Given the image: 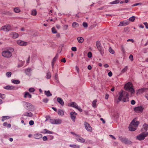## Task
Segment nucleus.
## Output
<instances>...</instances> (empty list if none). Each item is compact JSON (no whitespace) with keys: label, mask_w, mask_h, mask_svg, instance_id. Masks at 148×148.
I'll list each match as a JSON object with an SVG mask.
<instances>
[{"label":"nucleus","mask_w":148,"mask_h":148,"mask_svg":"<svg viewBox=\"0 0 148 148\" xmlns=\"http://www.w3.org/2000/svg\"><path fill=\"white\" fill-rule=\"evenodd\" d=\"M124 21H121V22H120V24L119 25V26H124Z\"/></svg>","instance_id":"4d7b16f0"},{"label":"nucleus","mask_w":148,"mask_h":148,"mask_svg":"<svg viewBox=\"0 0 148 148\" xmlns=\"http://www.w3.org/2000/svg\"><path fill=\"white\" fill-rule=\"evenodd\" d=\"M61 62L65 63L66 62V60L65 58H64L61 60Z\"/></svg>","instance_id":"69168bd1"},{"label":"nucleus","mask_w":148,"mask_h":148,"mask_svg":"<svg viewBox=\"0 0 148 148\" xmlns=\"http://www.w3.org/2000/svg\"><path fill=\"white\" fill-rule=\"evenodd\" d=\"M62 121L61 120L59 119H55V124H57L61 123Z\"/></svg>","instance_id":"5701e85b"},{"label":"nucleus","mask_w":148,"mask_h":148,"mask_svg":"<svg viewBox=\"0 0 148 148\" xmlns=\"http://www.w3.org/2000/svg\"><path fill=\"white\" fill-rule=\"evenodd\" d=\"M69 146L73 148H80V146L79 145L75 144H71L69 145Z\"/></svg>","instance_id":"c756f323"},{"label":"nucleus","mask_w":148,"mask_h":148,"mask_svg":"<svg viewBox=\"0 0 148 148\" xmlns=\"http://www.w3.org/2000/svg\"><path fill=\"white\" fill-rule=\"evenodd\" d=\"M0 30H3L4 31L8 32L12 30L11 27L10 25H7L2 27Z\"/></svg>","instance_id":"1a4fd4ad"},{"label":"nucleus","mask_w":148,"mask_h":148,"mask_svg":"<svg viewBox=\"0 0 148 148\" xmlns=\"http://www.w3.org/2000/svg\"><path fill=\"white\" fill-rule=\"evenodd\" d=\"M79 26V24L77 23L73 22L72 24V26L73 27H77Z\"/></svg>","instance_id":"473e14b6"},{"label":"nucleus","mask_w":148,"mask_h":148,"mask_svg":"<svg viewBox=\"0 0 148 148\" xmlns=\"http://www.w3.org/2000/svg\"><path fill=\"white\" fill-rule=\"evenodd\" d=\"M5 95L3 94H0V98L2 99H4L5 97Z\"/></svg>","instance_id":"a18cd8bd"},{"label":"nucleus","mask_w":148,"mask_h":148,"mask_svg":"<svg viewBox=\"0 0 148 148\" xmlns=\"http://www.w3.org/2000/svg\"><path fill=\"white\" fill-rule=\"evenodd\" d=\"M68 106L75 108L77 109L80 112L82 111V109L79 106H78L77 104L74 102H72L68 104Z\"/></svg>","instance_id":"0eeeda50"},{"label":"nucleus","mask_w":148,"mask_h":148,"mask_svg":"<svg viewBox=\"0 0 148 148\" xmlns=\"http://www.w3.org/2000/svg\"><path fill=\"white\" fill-rule=\"evenodd\" d=\"M127 69H128L127 66H126L121 71V73H124L126 71H127Z\"/></svg>","instance_id":"4c0bfd02"},{"label":"nucleus","mask_w":148,"mask_h":148,"mask_svg":"<svg viewBox=\"0 0 148 148\" xmlns=\"http://www.w3.org/2000/svg\"><path fill=\"white\" fill-rule=\"evenodd\" d=\"M135 103V101L134 100H132L131 101V104L132 105H134Z\"/></svg>","instance_id":"e2e57ef3"},{"label":"nucleus","mask_w":148,"mask_h":148,"mask_svg":"<svg viewBox=\"0 0 148 148\" xmlns=\"http://www.w3.org/2000/svg\"><path fill=\"white\" fill-rule=\"evenodd\" d=\"M17 42L18 45L20 46H26L27 44V42L21 40L17 41Z\"/></svg>","instance_id":"2eb2a0df"},{"label":"nucleus","mask_w":148,"mask_h":148,"mask_svg":"<svg viewBox=\"0 0 148 148\" xmlns=\"http://www.w3.org/2000/svg\"><path fill=\"white\" fill-rule=\"evenodd\" d=\"M4 88L8 90H12L14 89V87L12 86H7L4 87Z\"/></svg>","instance_id":"4be33fe9"},{"label":"nucleus","mask_w":148,"mask_h":148,"mask_svg":"<svg viewBox=\"0 0 148 148\" xmlns=\"http://www.w3.org/2000/svg\"><path fill=\"white\" fill-rule=\"evenodd\" d=\"M29 91L30 92H33L35 91V89L34 88H31L29 89Z\"/></svg>","instance_id":"49530a36"},{"label":"nucleus","mask_w":148,"mask_h":148,"mask_svg":"<svg viewBox=\"0 0 148 148\" xmlns=\"http://www.w3.org/2000/svg\"><path fill=\"white\" fill-rule=\"evenodd\" d=\"M6 14L7 15H12V13L10 12H6Z\"/></svg>","instance_id":"680f3d73"},{"label":"nucleus","mask_w":148,"mask_h":148,"mask_svg":"<svg viewBox=\"0 0 148 148\" xmlns=\"http://www.w3.org/2000/svg\"><path fill=\"white\" fill-rule=\"evenodd\" d=\"M143 128L146 131L148 130V124L144 123L143 126Z\"/></svg>","instance_id":"bb28decb"},{"label":"nucleus","mask_w":148,"mask_h":148,"mask_svg":"<svg viewBox=\"0 0 148 148\" xmlns=\"http://www.w3.org/2000/svg\"><path fill=\"white\" fill-rule=\"evenodd\" d=\"M29 124L30 125H33L34 123V121L32 120H31L29 121Z\"/></svg>","instance_id":"864d4df0"},{"label":"nucleus","mask_w":148,"mask_h":148,"mask_svg":"<svg viewBox=\"0 0 148 148\" xmlns=\"http://www.w3.org/2000/svg\"><path fill=\"white\" fill-rule=\"evenodd\" d=\"M23 103L24 106L27 110L32 111L34 110V107L31 103L28 102L24 101Z\"/></svg>","instance_id":"39448f33"},{"label":"nucleus","mask_w":148,"mask_h":148,"mask_svg":"<svg viewBox=\"0 0 148 148\" xmlns=\"http://www.w3.org/2000/svg\"><path fill=\"white\" fill-rule=\"evenodd\" d=\"M135 17L134 16H133L129 18V21H130L133 22L135 20Z\"/></svg>","instance_id":"e433bc0d"},{"label":"nucleus","mask_w":148,"mask_h":148,"mask_svg":"<svg viewBox=\"0 0 148 148\" xmlns=\"http://www.w3.org/2000/svg\"><path fill=\"white\" fill-rule=\"evenodd\" d=\"M119 140L122 143L125 144H129L130 143V142L127 138L123 137L122 136L119 137Z\"/></svg>","instance_id":"9b49d317"},{"label":"nucleus","mask_w":148,"mask_h":148,"mask_svg":"<svg viewBox=\"0 0 148 148\" xmlns=\"http://www.w3.org/2000/svg\"><path fill=\"white\" fill-rule=\"evenodd\" d=\"M55 119H50L49 122L52 124H55Z\"/></svg>","instance_id":"de8ad7c7"},{"label":"nucleus","mask_w":148,"mask_h":148,"mask_svg":"<svg viewBox=\"0 0 148 148\" xmlns=\"http://www.w3.org/2000/svg\"><path fill=\"white\" fill-rule=\"evenodd\" d=\"M119 0H116L110 2V3L111 4H116L119 3Z\"/></svg>","instance_id":"c9c22d12"},{"label":"nucleus","mask_w":148,"mask_h":148,"mask_svg":"<svg viewBox=\"0 0 148 148\" xmlns=\"http://www.w3.org/2000/svg\"><path fill=\"white\" fill-rule=\"evenodd\" d=\"M12 82L14 84H18L20 83V82L19 80H13L12 81Z\"/></svg>","instance_id":"a19ab883"},{"label":"nucleus","mask_w":148,"mask_h":148,"mask_svg":"<svg viewBox=\"0 0 148 148\" xmlns=\"http://www.w3.org/2000/svg\"><path fill=\"white\" fill-rule=\"evenodd\" d=\"M109 52L112 54H113L114 53V51L111 47H109Z\"/></svg>","instance_id":"58836bf2"},{"label":"nucleus","mask_w":148,"mask_h":148,"mask_svg":"<svg viewBox=\"0 0 148 148\" xmlns=\"http://www.w3.org/2000/svg\"><path fill=\"white\" fill-rule=\"evenodd\" d=\"M33 114L31 112L27 111L25 112L23 114V115L29 117H31L33 116Z\"/></svg>","instance_id":"dca6fc26"},{"label":"nucleus","mask_w":148,"mask_h":148,"mask_svg":"<svg viewBox=\"0 0 148 148\" xmlns=\"http://www.w3.org/2000/svg\"><path fill=\"white\" fill-rule=\"evenodd\" d=\"M96 45L98 50L101 53V54L103 55V51L100 42L99 41H97L96 42Z\"/></svg>","instance_id":"6e6552de"},{"label":"nucleus","mask_w":148,"mask_h":148,"mask_svg":"<svg viewBox=\"0 0 148 148\" xmlns=\"http://www.w3.org/2000/svg\"><path fill=\"white\" fill-rule=\"evenodd\" d=\"M42 137V135L40 134H36L34 135V138L36 139H39L41 138Z\"/></svg>","instance_id":"a211bd4d"},{"label":"nucleus","mask_w":148,"mask_h":148,"mask_svg":"<svg viewBox=\"0 0 148 148\" xmlns=\"http://www.w3.org/2000/svg\"><path fill=\"white\" fill-rule=\"evenodd\" d=\"M108 75L110 77H111L112 75V73L111 71H110L108 73Z\"/></svg>","instance_id":"338daca9"},{"label":"nucleus","mask_w":148,"mask_h":148,"mask_svg":"<svg viewBox=\"0 0 148 148\" xmlns=\"http://www.w3.org/2000/svg\"><path fill=\"white\" fill-rule=\"evenodd\" d=\"M119 96L118 98L119 101L123 100L124 102L128 101L129 94L127 92L122 90L119 92Z\"/></svg>","instance_id":"f257e3e1"},{"label":"nucleus","mask_w":148,"mask_h":148,"mask_svg":"<svg viewBox=\"0 0 148 148\" xmlns=\"http://www.w3.org/2000/svg\"><path fill=\"white\" fill-rule=\"evenodd\" d=\"M31 71V70L30 69L27 68L25 70V73L26 75H29Z\"/></svg>","instance_id":"7c9ffc66"},{"label":"nucleus","mask_w":148,"mask_h":148,"mask_svg":"<svg viewBox=\"0 0 148 148\" xmlns=\"http://www.w3.org/2000/svg\"><path fill=\"white\" fill-rule=\"evenodd\" d=\"M70 115L71 119L73 121L75 122V121L76 116L77 115V113L73 112H71L70 113Z\"/></svg>","instance_id":"f8f14e48"},{"label":"nucleus","mask_w":148,"mask_h":148,"mask_svg":"<svg viewBox=\"0 0 148 148\" xmlns=\"http://www.w3.org/2000/svg\"><path fill=\"white\" fill-rule=\"evenodd\" d=\"M37 12L36 11L35 9H33L32 10L31 14L32 15L35 16H36L37 14Z\"/></svg>","instance_id":"2f4dec72"},{"label":"nucleus","mask_w":148,"mask_h":148,"mask_svg":"<svg viewBox=\"0 0 148 148\" xmlns=\"http://www.w3.org/2000/svg\"><path fill=\"white\" fill-rule=\"evenodd\" d=\"M127 42L131 41L132 42H134V40L132 39H130L127 40Z\"/></svg>","instance_id":"0e129e2a"},{"label":"nucleus","mask_w":148,"mask_h":148,"mask_svg":"<svg viewBox=\"0 0 148 148\" xmlns=\"http://www.w3.org/2000/svg\"><path fill=\"white\" fill-rule=\"evenodd\" d=\"M62 46L61 47H59V48L58 49V53H60L61 52V51L62 48Z\"/></svg>","instance_id":"5fc2aeb1"},{"label":"nucleus","mask_w":148,"mask_h":148,"mask_svg":"<svg viewBox=\"0 0 148 148\" xmlns=\"http://www.w3.org/2000/svg\"><path fill=\"white\" fill-rule=\"evenodd\" d=\"M143 108L142 106H138L134 108V110L136 112H142Z\"/></svg>","instance_id":"4468645a"},{"label":"nucleus","mask_w":148,"mask_h":148,"mask_svg":"<svg viewBox=\"0 0 148 148\" xmlns=\"http://www.w3.org/2000/svg\"><path fill=\"white\" fill-rule=\"evenodd\" d=\"M58 115L61 116L63 115L64 113L63 110L61 109L58 110Z\"/></svg>","instance_id":"393cba45"},{"label":"nucleus","mask_w":148,"mask_h":148,"mask_svg":"<svg viewBox=\"0 0 148 148\" xmlns=\"http://www.w3.org/2000/svg\"><path fill=\"white\" fill-rule=\"evenodd\" d=\"M11 74L12 73L11 72H8L6 73V75L7 77H11Z\"/></svg>","instance_id":"37998d69"},{"label":"nucleus","mask_w":148,"mask_h":148,"mask_svg":"<svg viewBox=\"0 0 148 148\" xmlns=\"http://www.w3.org/2000/svg\"><path fill=\"white\" fill-rule=\"evenodd\" d=\"M129 58L131 61H132L133 60V56H129Z\"/></svg>","instance_id":"774afa93"},{"label":"nucleus","mask_w":148,"mask_h":148,"mask_svg":"<svg viewBox=\"0 0 148 148\" xmlns=\"http://www.w3.org/2000/svg\"><path fill=\"white\" fill-rule=\"evenodd\" d=\"M139 123V122L135 119H134L129 125V130L133 131L135 130Z\"/></svg>","instance_id":"f03ea898"},{"label":"nucleus","mask_w":148,"mask_h":148,"mask_svg":"<svg viewBox=\"0 0 148 148\" xmlns=\"http://www.w3.org/2000/svg\"><path fill=\"white\" fill-rule=\"evenodd\" d=\"M77 40L79 43H82L84 41V38L82 37H78L77 38Z\"/></svg>","instance_id":"a878e982"},{"label":"nucleus","mask_w":148,"mask_h":148,"mask_svg":"<svg viewBox=\"0 0 148 148\" xmlns=\"http://www.w3.org/2000/svg\"><path fill=\"white\" fill-rule=\"evenodd\" d=\"M14 51V49L12 48H8L6 50L2 52V56H12V53Z\"/></svg>","instance_id":"20e7f679"},{"label":"nucleus","mask_w":148,"mask_h":148,"mask_svg":"<svg viewBox=\"0 0 148 148\" xmlns=\"http://www.w3.org/2000/svg\"><path fill=\"white\" fill-rule=\"evenodd\" d=\"M75 138L77 141L79 142L83 143L85 142V139L79 135H75Z\"/></svg>","instance_id":"ddd939ff"},{"label":"nucleus","mask_w":148,"mask_h":148,"mask_svg":"<svg viewBox=\"0 0 148 148\" xmlns=\"http://www.w3.org/2000/svg\"><path fill=\"white\" fill-rule=\"evenodd\" d=\"M12 37L14 38L15 39L18 37V34L16 32H13L12 33Z\"/></svg>","instance_id":"b1692460"},{"label":"nucleus","mask_w":148,"mask_h":148,"mask_svg":"<svg viewBox=\"0 0 148 148\" xmlns=\"http://www.w3.org/2000/svg\"><path fill=\"white\" fill-rule=\"evenodd\" d=\"M124 88L126 90L131 92L132 94H133L134 92V90L133 88L132 85V83L130 82H129L125 84L124 86Z\"/></svg>","instance_id":"7ed1b4c3"},{"label":"nucleus","mask_w":148,"mask_h":148,"mask_svg":"<svg viewBox=\"0 0 148 148\" xmlns=\"http://www.w3.org/2000/svg\"><path fill=\"white\" fill-rule=\"evenodd\" d=\"M52 32L53 34H56L57 33V32L55 28L53 27L51 29Z\"/></svg>","instance_id":"79ce46f5"},{"label":"nucleus","mask_w":148,"mask_h":148,"mask_svg":"<svg viewBox=\"0 0 148 148\" xmlns=\"http://www.w3.org/2000/svg\"><path fill=\"white\" fill-rule=\"evenodd\" d=\"M49 101V99L47 98H45L42 101L45 103H47Z\"/></svg>","instance_id":"603ef678"},{"label":"nucleus","mask_w":148,"mask_h":148,"mask_svg":"<svg viewBox=\"0 0 148 148\" xmlns=\"http://www.w3.org/2000/svg\"><path fill=\"white\" fill-rule=\"evenodd\" d=\"M51 77V73L50 72H48L47 74V79H49Z\"/></svg>","instance_id":"ea45409f"},{"label":"nucleus","mask_w":148,"mask_h":148,"mask_svg":"<svg viewBox=\"0 0 148 148\" xmlns=\"http://www.w3.org/2000/svg\"><path fill=\"white\" fill-rule=\"evenodd\" d=\"M58 58V57L57 56H56L53 59L52 61L51 62V65L52 66V69L54 68V64L56 61L57 59Z\"/></svg>","instance_id":"aec40b11"},{"label":"nucleus","mask_w":148,"mask_h":148,"mask_svg":"<svg viewBox=\"0 0 148 148\" xmlns=\"http://www.w3.org/2000/svg\"><path fill=\"white\" fill-rule=\"evenodd\" d=\"M140 4H141V3H135V4H133V5H132V7L135 6H136L138 5H140Z\"/></svg>","instance_id":"6e6d98bb"},{"label":"nucleus","mask_w":148,"mask_h":148,"mask_svg":"<svg viewBox=\"0 0 148 148\" xmlns=\"http://www.w3.org/2000/svg\"><path fill=\"white\" fill-rule=\"evenodd\" d=\"M97 100H94L93 101L92 103V106L94 108H95L97 107L96 103Z\"/></svg>","instance_id":"72a5a7b5"},{"label":"nucleus","mask_w":148,"mask_h":148,"mask_svg":"<svg viewBox=\"0 0 148 148\" xmlns=\"http://www.w3.org/2000/svg\"><path fill=\"white\" fill-rule=\"evenodd\" d=\"M146 90V89L145 88H141L140 89H139L137 90V94H140L141 93H142L144 92Z\"/></svg>","instance_id":"6ab92c4d"},{"label":"nucleus","mask_w":148,"mask_h":148,"mask_svg":"<svg viewBox=\"0 0 148 148\" xmlns=\"http://www.w3.org/2000/svg\"><path fill=\"white\" fill-rule=\"evenodd\" d=\"M83 25L84 27L86 28L88 27V24L85 22H84L83 23Z\"/></svg>","instance_id":"09e8293b"},{"label":"nucleus","mask_w":148,"mask_h":148,"mask_svg":"<svg viewBox=\"0 0 148 148\" xmlns=\"http://www.w3.org/2000/svg\"><path fill=\"white\" fill-rule=\"evenodd\" d=\"M68 28V26L67 25H64L63 26V29L64 30H66Z\"/></svg>","instance_id":"8fccbe9b"},{"label":"nucleus","mask_w":148,"mask_h":148,"mask_svg":"<svg viewBox=\"0 0 148 148\" xmlns=\"http://www.w3.org/2000/svg\"><path fill=\"white\" fill-rule=\"evenodd\" d=\"M143 24L145 26V27L147 29H148V25L147 22H145L143 23Z\"/></svg>","instance_id":"052dcab7"},{"label":"nucleus","mask_w":148,"mask_h":148,"mask_svg":"<svg viewBox=\"0 0 148 148\" xmlns=\"http://www.w3.org/2000/svg\"><path fill=\"white\" fill-rule=\"evenodd\" d=\"M124 26L128 25L129 24V21H124Z\"/></svg>","instance_id":"3c124183"},{"label":"nucleus","mask_w":148,"mask_h":148,"mask_svg":"<svg viewBox=\"0 0 148 148\" xmlns=\"http://www.w3.org/2000/svg\"><path fill=\"white\" fill-rule=\"evenodd\" d=\"M71 50L73 51H76L77 50V48L75 47H73L71 48Z\"/></svg>","instance_id":"13d9d810"},{"label":"nucleus","mask_w":148,"mask_h":148,"mask_svg":"<svg viewBox=\"0 0 148 148\" xmlns=\"http://www.w3.org/2000/svg\"><path fill=\"white\" fill-rule=\"evenodd\" d=\"M2 118L1 121L3 122L5 120L9 119L10 117L8 116H3L2 117Z\"/></svg>","instance_id":"cd10ccee"},{"label":"nucleus","mask_w":148,"mask_h":148,"mask_svg":"<svg viewBox=\"0 0 148 148\" xmlns=\"http://www.w3.org/2000/svg\"><path fill=\"white\" fill-rule=\"evenodd\" d=\"M55 79L56 82H58V75L57 73H56L55 74Z\"/></svg>","instance_id":"c03bdc74"},{"label":"nucleus","mask_w":148,"mask_h":148,"mask_svg":"<svg viewBox=\"0 0 148 148\" xmlns=\"http://www.w3.org/2000/svg\"><path fill=\"white\" fill-rule=\"evenodd\" d=\"M148 136V132H143L137 136V138L139 140H143L145 137Z\"/></svg>","instance_id":"423d86ee"},{"label":"nucleus","mask_w":148,"mask_h":148,"mask_svg":"<svg viewBox=\"0 0 148 148\" xmlns=\"http://www.w3.org/2000/svg\"><path fill=\"white\" fill-rule=\"evenodd\" d=\"M45 93L48 97H49L52 95V94L50 92L49 90L45 91Z\"/></svg>","instance_id":"c85d7f7f"},{"label":"nucleus","mask_w":148,"mask_h":148,"mask_svg":"<svg viewBox=\"0 0 148 148\" xmlns=\"http://www.w3.org/2000/svg\"><path fill=\"white\" fill-rule=\"evenodd\" d=\"M14 11L16 13H19L20 12V10L18 7H16L14 9Z\"/></svg>","instance_id":"f704fd0d"},{"label":"nucleus","mask_w":148,"mask_h":148,"mask_svg":"<svg viewBox=\"0 0 148 148\" xmlns=\"http://www.w3.org/2000/svg\"><path fill=\"white\" fill-rule=\"evenodd\" d=\"M57 101L62 106H63L64 104V101L62 98L58 97L57 99Z\"/></svg>","instance_id":"f3484780"},{"label":"nucleus","mask_w":148,"mask_h":148,"mask_svg":"<svg viewBox=\"0 0 148 148\" xmlns=\"http://www.w3.org/2000/svg\"><path fill=\"white\" fill-rule=\"evenodd\" d=\"M24 98H26L27 97H28L29 98H31L32 97V95L30 94L28 92H25V95L24 96Z\"/></svg>","instance_id":"412c9836"},{"label":"nucleus","mask_w":148,"mask_h":148,"mask_svg":"<svg viewBox=\"0 0 148 148\" xmlns=\"http://www.w3.org/2000/svg\"><path fill=\"white\" fill-rule=\"evenodd\" d=\"M42 139L44 141H46L47 140V138L46 136H44L42 138Z\"/></svg>","instance_id":"bf43d9fd"},{"label":"nucleus","mask_w":148,"mask_h":148,"mask_svg":"<svg viewBox=\"0 0 148 148\" xmlns=\"http://www.w3.org/2000/svg\"><path fill=\"white\" fill-rule=\"evenodd\" d=\"M86 129L88 131L91 132L92 131V129L90 125L86 122H85L84 123Z\"/></svg>","instance_id":"9d476101"}]
</instances>
